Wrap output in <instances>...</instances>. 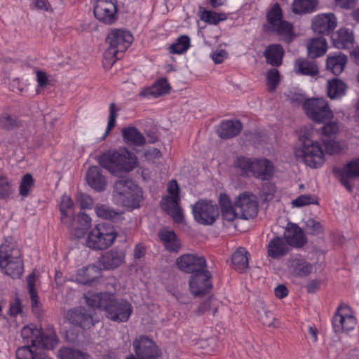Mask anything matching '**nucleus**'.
Masks as SVG:
<instances>
[{"mask_svg": "<svg viewBox=\"0 0 359 359\" xmlns=\"http://www.w3.org/2000/svg\"><path fill=\"white\" fill-rule=\"evenodd\" d=\"M85 299L90 307L104 311L106 317L114 322H126L133 313V306L129 302L116 299L111 292H88Z\"/></svg>", "mask_w": 359, "mask_h": 359, "instance_id": "f257e3e1", "label": "nucleus"}, {"mask_svg": "<svg viewBox=\"0 0 359 359\" xmlns=\"http://www.w3.org/2000/svg\"><path fill=\"white\" fill-rule=\"evenodd\" d=\"M315 131L312 128H305L300 131L299 145L295 148L294 154L312 169L319 168L325 161V153L320 144L314 140Z\"/></svg>", "mask_w": 359, "mask_h": 359, "instance_id": "f03ea898", "label": "nucleus"}, {"mask_svg": "<svg viewBox=\"0 0 359 359\" xmlns=\"http://www.w3.org/2000/svg\"><path fill=\"white\" fill-rule=\"evenodd\" d=\"M97 160L102 168L115 175L133 170L137 163V156L126 148L108 150L99 155Z\"/></svg>", "mask_w": 359, "mask_h": 359, "instance_id": "7ed1b4c3", "label": "nucleus"}, {"mask_svg": "<svg viewBox=\"0 0 359 359\" xmlns=\"http://www.w3.org/2000/svg\"><path fill=\"white\" fill-rule=\"evenodd\" d=\"M0 269L13 279L20 278L24 272L21 251L8 238L0 245Z\"/></svg>", "mask_w": 359, "mask_h": 359, "instance_id": "20e7f679", "label": "nucleus"}, {"mask_svg": "<svg viewBox=\"0 0 359 359\" xmlns=\"http://www.w3.org/2000/svg\"><path fill=\"white\" fill-rule=\"evenodd\" d=\"M133 36L130 32L123 29H112L106 39L109 47L103 55L104 66L111 67L116 60H119L130 46Z\"/></svg>", "mask_w": 359, "mask_h": 359, "instance_id": "39448f33", "label": "nucleus"}, {"mask_svg": "<svg viewBox=\"0 0 359 359\" xmlns=\"http://www.w3.org/2000/svg\"><path fill=\"white\" fill-rule=\"evenodd\" d=\"M118 233L115 227L109 223L103 222L92 228L86 240V245L93 250H105L115 242Z\"/></svg>", "mask_w": 359, "mask_h": 359, "instance_id": "423d86ee", "label": "nucleus"}, {"mask_svg": "<svg viewBox=\"0 0 359 359\" xmlns=\"http://www.w3.org/2000/svg\"><path fill=\"white\" fill-rule=\"evenodd\" d=\"M114 196L119 203L132 210L140 206L142 191L131 180H119L115 182Z\"/></svg>", "mask_w": 359, "mask_h": 359, "instance_id": "0eeeda50", "label": "nucleus"}, {"mask_svg": "<svg viewBox=\"0 0 359 359\" xmlns=\"http://www.w3.org/2000/svg\"><path fill=\"white\" fill-rule=\"evenodd\" d=\"M303 109L307 117L317 123L331 120L334 114L328 102L323 98H308L304 101Z\"/></svg>", "mask_w": 359, "mask_h": 359, "instance_id": "6e6552de", "label": "nucleus"}, {"mask_svg": "<svg viewBox=\"0 0 359 359\" xmlns=\"http://www.w3.org/2000/svg\"><path fill=\"white\" fill-rule=\"evenodd\" d=\"M192 213L194 219L202 225H212L219 215L217 204L207 200H199L193 205Z\"/></svg>", "mask_w": 359, "mask_h": 359, "instance_id": "1a4fd4ad", "label": "nucleus"}, {"mask_svg": "<svg viewBox=\"0 0 359 359\" xmlns=\"http://www.w3.org/2000/svg\"><path fill=\"white\" fill-rule=\"evenodd\" d=\"M135 353L140 359H158L162 352L156 342L147 335H140L133 341Z\"/></svg>", "mask_w": 359, "mask_h": 359, "instance_id": "9d476101", "label": "nucleus"}, {"mask_svg": "<svg viewBox=\"0 0 359 359\" xmlns=\"http://www.w3.org/2000/svg\"><path fill=\"white\" fill-rule=\"evenodd\" d=\"M212 273L207 269L200 273L191 275L189 286L194 297H203L208 294L212 288Z\"/></svg>", "mask_w": 359, "mask_h": 359, "instance_id": "9b49d317", "label": "nucleus"}, {"mask_svg": "<svg viewBox=\"0 0 359 359\" xmlns=\"http://www.w3.org/2000/svg\"><path fill=\"white\" fill-rule=\"evenodd\" d=\"M116 0H97L94 6V15L100 22L114 24L118 19Z\"/></svg>", "mask_w": 359, "mask_h": 359, "instance_id": "f8f14e48", "label": "nucleus"}, {"mask_svg": "<svg viewBox=\"0 0 359 359\" xmlns=\"http://www.w3.org/2000/svg\"><path fill=\"white\" fill-rule=\"evenodd\" d=\"M332 172L337 175L341 185L350 193L353 191V186L350 180L359 177V157L347 162L343 168L334 167Z\"/></svg>", "mask_w": 359, "mask_h": 359, "instance_id": "ddd939ff", "label": "nucleus"}, {"mask_svg": "<svg viewBox=\"0 0 359 359\" xmlns=\"http://www.w3.org/2000/svg\"><path fill=\"white\" fill-rule=\"evenodd\" d=\"M176 264L182 271L191 275L207 269L206 259L203 256L195 254H184L176 259Z\"/></svg>", "mask_w": 359, "mask_h": 359, "instance_id": "4468645a", "label": "nucleus"}, {"mask_svg": "<svg viewBox=\"0 0 359 359\" xmlns=\"http://www.w3.org/2000/svg\"><path fill=\"white\" fill-rule=\"evenodd\" d=\"M126 256L124 249L114 248L102 253L98 263L104 270H114L125 263Z\"/></svg>", "mask_w": 359, "mask_h": 359, "instance_id": "2eb2a0df", "label": "nucleus"}, {"mask_svg": "<svg viewBox=\"0 0 359 359\" xmlns=\"http://www.w3.org/2000/svg\"><path fill=\"white\" fill-rule=\"evenodd\" d=\"M67 318L70 323L83 330H88L97 322L94 320L91 310L80 306L70 309L67 313Z\"/></svg>", "mask_w": 359, "mask_h": 359, "instance_id": "dca6fc26", "label": "nucleus"}, {"mask_svg": "<svg viewBox=\"0 0 359 359\" xmlns=\"http://www.w3.org/2000/svg\"><path fill=\"white\" fill-rule=\"evenodd\" d=\"M235 207L239 209L241 217L249 219L255 217L258 213V203L253 195L245 193L241 194L234 203Z\"/></svg>", "mask_w": 359, "mask_h": 359, "instance_id": "f3484780", "label": "nucleus"}, {"mask_svg": "<svg viewBox=\"0 0 359 359\" xmlns=\"http://www.w3.org/2000/svg\"><path fill=\"white\" fill-rule=\"evenodd\" d=\"M283 238L291 249H300L308 242L304 230L298 224L292 222L287 224Z\"/></svg>", "mask_w": 359, "mask_h": 359, "instance_id": "a211bd4d", "label": "nucleus"}, {"mask_svg": "<svg viewBox=\"0 0 359 359\" xmlns=\"http://www.w3.org/2000/svg\"><path fill=\"white\" fill-rule=\"evenodd\" d=\"M40 334L36 340L32 341V347L36 349H53L58 344L59 339L53 325H48L39 328Z\"/></svg>", "mask_w": 359, "mask_h": 359, "instance_id": "6ab92c4d", "label": "nucleus"}, {"mask_svg": "<svg viewBox=\"0 0 359 359\" xmlns=\"http://www.w3.org/2000/svg\"><path fill=\"white\" fill-rule=\"evenodd\" d=\"M337 25V18L333 13H323L313 19L311 27L315 33L329 35L333 32Z\"/></svg>", "mask_w": 359, "mask_h": 359, "instance_id": "aec40b11", "label": "nucleus"}, {"mask_svg": "<svg viewBox=\"0 0 359 359\" xmlns=\"http://www.w3.org/2000/svg\"><path fill=\"white\" fill-rule=\"evenodd\" d=\"M291 248L283 236L275 235L269 241L266 245V253L269 257L273 259H280L285 257Z\"/></svg>", "mask_w": 359, "mask_h": 359, "instance_id": "412c9836", "label": "nucleus"}, {"mask_svg": "<svg viewBox=\"0 0 359 359\" xmlns=\"http://www.w3.org/2000/svg\"><path fill=\"white\" fill-rule=\"evenodd\" d=\"M343 309H349V306L343 304H340L332 318V327L336 333L350 331L354 328L355 325V319L352 315H344L339 313V311Z\"/></svg>", "mask_w": 359, "mask_h": 359, "instance_id": "4be33fe9", "label": "nucleus"}, {"mask_svg": "<svg viewBox=\"0 0 359 359\" xmlns=\"http://www.w3.org/2000/svg\"><path fill=\"white\" fill-rule=\"evenodd\" d=\"M243 128L238 119L223 120L220 122L217 133L221 139L229 140L238 136Z\"/></svg>", "mask_w": 359, "mask_h": 359, "instance_id": "5701e85b", "label": "nucleus"}, {"mask_svg": "<svg viewBox=\"0 0 359 359\" xmlns=\"http://www.w3.org/2000/svg\"><path fill=\"white\" fill-rule=\"evenodd\" d=\"M168 192L169 195L163 197L160 203L161 209L165 212L180 205V187L175 180L168 182Z\"/></svg>", "mask_w": 359, "mask_h": 359, "instance_id": "b1692460", "label": "nucleus"}, {"mask_svg": "<svg viewBox=\"0 0 359 359\" xmlns=\"http://www.w3.org/2000/svg\"><path fill=\"white\" fill-rule=\"evenodd\" d=\"M251 172L257 179L269 180L273 175L274 166L269 159H257L252 162Z\"/></svg>", "mask_w": 359, "mask_h": 359, "instance_id": "393cba45", "label": "nucleus"}, {"mask_svg": "<svg viewBox=\"0 0 359 359\" xmlns=\"http://www.w3.org/2000/svg\"><path fill=\"white\" fill-rule=\"evenodd\" d=\"M332 43L339 49H350L354 44L353 31L347 28H341L332 36Z\"/></svg>", "mask_w": 359, "mask_h": 359, "instance_id": "a878e982", "label": "nucleus"}, {"mask_svg": "<svg viewBox=\"0 0 359 359\" xmlns=\"http://www.w3.org/2000/svg\"><path fill=\"white\" fill-rule=\"evenodd\" d=\"M86 180L88 185L96 191H103L106 189L105 177L97 166L93 165L88 168L86 172Z\"/></svg>", "mask_w": 359, "mask_h": 359, "instance_id": "bb28decb", "label": "nucleus"}, {"mask_svg": "<svg viewBox=\"0 0 359 359\" xmlns=\"http://www.w3.org/2000/svg\"><path fill=\"white\" fill-rule=\"evenodd\" d=\"M74 202L67 196H62L60 203V220L61 222L68 228H72L74 216Z\"/></svg>", "mask_w": 359, "mask_h": 359, "instance_id": "cd10ccee", "label": "nucleus"}, {"mask_svg": "<svg viewBox=\"0 0 359 359\" xmlns=\"http://www.w3.org/2000/svg\"><path fill=\"white\" fill-rule=\"evenodd\" d=\"M306 48L309 57L315 59L321 57L327 52V41L321 36L312 38L307 41Z\"/></svg>", "mask_w": 359, "mask_h": 359, "instance_id": "c85d7f7f", "label": "nucleus"}, {"mask_svg": "<svg viewBox=\"0 0 359 359\" xmlns=\"http://www.w3.org/2000/svg\"><path fill=\"white\" fill-rule=\"evenodd\" d=\"M121 133L123 142L129 146L140 147L146 143L145 137L135 126L123 128Z\"/></svg>", "mask_w": 359, "mask_h": 359, "instance_id": "c756f323", "label": "nucleus"}, {"mask_svg": "<svg viewBox=\"0 0 359 359\" xmlns=\"http://www.w3.org/2000/svg\"><path fill=\"white\" fill-rule=\"evenodd\" d=\"M347 61V56L342 53L330 54L327 57V69L334 75H339L344 70Z\"/></svg>", "mask_w": 359, "mask_h": 359, "instance_id": "7c9ffc66", "label": "nucleus"}, {"mask_svg": "<svg viewBox=\"0 0 359 359\" xmlns=\"http://www.w3.org/2000/svg\"><path fill=\"white\" fill-rule=\"evenodd\" d=\"M284 53L285 51L281 45L271 44L266 48L264 56L268 64L273 67H279L282 64Z\"/></svg>", "mask_w": 359, "mask_h": 359, "instance_id": "2f4dec72", "label": "nucleus"}, {"mask_svg": "<svg viewBox=\"0 0 359 359\" xmlns=\"http://www.w3.org/2000/svg\"><path fill=\"white\" fill-rule=\"evenodd\" d=\"M102 276L101 269L90 264L79 270L77 273L78 280L83 285H91Z\"/></svg>", "mask_w": 359, "mask_h": 359, "instance_id": "473e14b6", "label": "nucleus"}, {"mask_svg": "<svg viewBox=\"0 0 359 359\" xmlns=\"http://www.w3.org/2000/svg\"><path fill=\"white\" fill-rule=\"evenodd\" d=\"M158 236L163 243L165 248L170 252H177L181 248L180 240L172 230H162Z\"/></svg>", "mask_w": 359, "mask_h": 359, "instance_id": "72a5a7b5", "label": "nucleus"}, {"mask_svg": "<svg viewBox=\"0 0 359 359\" xmlns=\"http://www.w3.org/2000/svg\"><path fill=\"white\" fill-rule=\"evenodd\" d=\"M249 252L244 248H238L231 255L233 269L239 273H243L249 266Z\"/></svg>", "mask_w": 359, "mask_h": 359, "instance_id": "f704fd0d", "label": "nucleus"}, {"mask_svg": "<svg viewBox=\"0 0 359 359\" xmlns=\"http://www.w3.org/2000/svg\"><path fill=\"white\" fill-rule=\"evenodd\" d=\"M297 72L302 75L314 76L318 74V67L314 61L298 58L294 62Z\"/></svg>", "mask_w": 359, "mask_h": 359, "instance_id": "c9c22d12", "label": "nucleus"}, {"mask_svg": "<svg viewBox=\"0 0 359 359\" xmlns=\"http://www.w3.org/2000/svg\"><path fill=\"white\" fill-rule=\"evenodd\" d=\"M293 273L298 277H307L313 270V265L305 259L295 258L291 262Z\"/></svg>", "mask_w": 359, "mask_h": 359, "instance_id": "e433bc0d", "label": "nucleus"}, {"mask_svg": "<svg viewBox=\"0 0 359 359\" xmlns=\"http://www.w3.org/2000/svg\"><path fill=\"white\" fill-rule=\"evenodd\" d=\"M95 212L99 217L110 220L113 222H116L123 219L122 212L115 211L114 209L103 204L97 205Z\"/></svg>", "mask_w": 359, "mask_h": 359, "instance_id": "4c0bfd02", "label": "nucleus"}, {"mask_svg": "<svg viewBox=\"0 0 359 359\" xmlns=\"http://www.w3.org/2000/svg\"><path fill=\"white\" fill-rule=\"evenodd\" d=\"M317 4V0H293L292 10L296 14L309 13L315 10Z\"/></svg>", "mask_w": 359, "mask_h": 359, "instance_id": "58836bf2", "label": "nucleus"}, {"mask_svg": "<svg viewBox=\"0 0 359 359\" xmlns=\"http://www.w3.org/2000/svg\"><path fill=\"white\" fill-rule=\"evenodd\" d=\"M292 25L287 21L281 20L279 23L273 27L271 30L276 32V33L282 36L287 42H290L293 38Z\"/></svg>", "mask_w": 359, "mask_h": 359, "instance_id": "ea45409f", "label": "nucleus"}, {"mask_svg": "<svg viewBox=\"0 0 359 359\" xmlns=\"http://www.w3.org/2000/svg\"><path fill=\"white\" fill-rule=\"evenodd\" d=\"M32 348L31 345L19 347L15 352L16 359H43L42 355Z\"/></svg>", "mask_w": 359, "mask_h": 359, "instance_id": "a19ab883", "label": "nucleus"}, {"mask_svg": "<svg viewBox=\"0 0 359 359\" xmlns=\"http://www.w3.org/2000/svg\"><path fill=\"white\" fill-rule=\"evenodd\" d=\"M22 126L21 121L13 117L8 113H3L0 116V128L6 130H12Z\"/></svg>", "mask_w": 359, "mask_h": 359, "instance_id": "79ce46f5", "label": "nucleus"}, {"mask_svg": "<svg viewBox=\"0 0 359 359\" xmlns=\"http://www.w3.org/2000/svg\"><path fill=\"white\" fill-rule=\"evenodd\" d=\"M200 19L208 24L217 25L221 21L225 20L226 16L224 13H217L216 12L204 10L200 14Z\"/></svg>", "mask_w": 359, "mask_h": 359, "instance_id": "37998d69", "label": "nucleus"}, {"mask_svg": "<svg viewBox=\"0 0 359 359\" xmlns=\"http://www.w3.org/2000/svg\"><path fill=\"white\" fill-rule=\"evenodd\" d=\"M190 46V39L188 36L182 35L170 46V52L175 54H180L187 51Z\"/></svg>", "mask_w": 359, "mask_h": 359, "instance_id": "c03bdc74", "label": "nucleus"}, {"mask_svg": "<svg viewBox=\"0 0 359 359\" xmlns=\"http://www.w3.org/2000/svg\"><path fill=\"white\" fill-rule=\"evenodd\" d=\"M282 11L278 3L275 4L266 13L267 22L271 29L282 20Z\"/></svg>", "mask_w": 359, "mask_h": 359, "instance_id": "a18cd8bd", "label": "nucleus"}, {"mask_svg": "<svg viewBox=\"0 0 359 359\" xmlns=\"http://www.w3.org/2000/svg\"><path fill=\"white\" fill-rule=\"evenodd\" d=\"M28 292L30 295L31 304L32 308L38 306L39 304V297L35 287L36 278L35 274L32 273L27 278Z\"/></svg>", "mask_w": 359, "mask_h": 359, "instance_id": "49530a36", "label": "nucleus"}, {"mask_svg": "<svg viewBox=\"0 0 359 359\" xmlns=\"http://www.w3.org/2000/svg\"><path fill=\"white\" fill-rule=\"evenodd\" d=\"M327 123L322 126L320 131L323 139L336 138L339 133V126L335 121H327Z\"/></svg>", "mask_w": 359, "mask_h": 359, "instance_id": "de8ad7c7", "label": "nucleus"}, {"mask_svg": "<svg viewBox=\"0 0 359 359\" xmlns=\"http://www.w3.org/2000/svg\"><path fill=\"white\" fill-rule=\"evenodd\" d=\"M18 69L19 65L13 62H6L2 65V73L4 79L8 80H17L18 79Z\"/></svg>", "mask_w": 359, "mask_h": 359, "instance_id": "09e8293b", "label": "nucleus"}, {"mask_svg": "<svg viewBox=\"0 0 359 359\" xmlns=\"http://www.w3.org/2000/svg\"><path fill=\"white\" fill-rule=\"evenodd\" d=\"M60 359H87L89 355L71 348H62L60 349Z\"/></svg>", "mask_w": 359, "mask_h": 359, "instance_id": "8fccbe9b", "label": "nucleus"}, {"mask_svg": "<svg viewBox=\"0 0 359 359\" xmlns=\"http://www.w3.org/2000/svg\"><path fill=\"white\" fill-rule=\"evenodd\" d=\"M34 186V180L32 175L30 173L24 175L20 184L19 194L23 197H27Z\"/></svg>", "mask_w": 359, "mask_h": 359, "instance_id": "3c124183", "label": "nucleus"}, {"mask_svg": "<svg viewBox=\"0 0 359 359\" xmlns=\"http://www.w3.org/2000/svg\"><path fill=\"white\" fill-rule=\"evenodd\" d=\"M276 192V187L274 183L267 182L262 184L259 191V196L265 202L271 201Z\"/></svg>", "mask_w": 359, "mask_h": 359, "instance_id": "603ef678", "label": "nucleus"}, {"mask_svg": "<svg viewBox=\"0 0 359 359\" xmlns=\"http://www.w3.org/2000/svg\"><path fill=\"white\" fill-rule=\"evenodd\" d=\"M40 334L39 329L35 327H31L29 325L24 326L21 330V336L25 343H30L32 347V341H36L38 335Z\"/></svg>", "mask_w": 359, "mask_h": 359, "instance_id": "864d4df0", "label": "nucleus"}, {"mask_svg": "<svg viewBox=\"0 0 359 359\" xmlns=\"http://www.w3.org/2000/svg\"><path fill=\"white\" fill-rule=\"evenodd\" d=\"M304 223V229L307 233L313 236H318L323 233V226L320 222L315 219L309 218Z\"/></svg>", "mask_w": 359, "mask_h": 359, "instance_id": "5fc2aeb1", "label": "nucleus"}, {"mask_svg": "<svg viewBox=\"0 0 359 359\" xmlns=\"http://www.w3.org/2000/svg\"><path fill=\"white\" fill-rule=\"evenodd\" d=\"M13 193V186L11 180L4 175H0V199H6Z\"/></svg>", "mask_w": 359, "mask_h": 359, "instance_id": "6e6d98bb", "label": "nucleus"}, {"mask_svg": "<svg viewBox=\"0 0 359 359\" xmlns=\"http://www.w3.org/2000/svg\"><path fill=\"white\" fill-rule=\"evenodd\" d=\"M36 81L39 86L41 88H50L54 86L55 80L53 77L47 74L42 70H37L36 72Z\"/></svg>", "mask_w": 359, "mask_h": 359, "instance_id": "4d7b16f0", "label": "nucleus"}, {"mask_svg": "<svg viewBox=\"0 0 359 359\" xmlns=\"http://www.w3.org/2000/svg\"><path fill=\"white\" fill-rule=\"evenodd\" d=\"M252 161L244 156L238 157L235 162V167L241 170V175L245 176L251 172Z\"/></svg>", "mask_w": 359, "mask_h": 359, "instance_id": "13d9d810", "label": "nucleus"}, {"mask_svg": "<svg viewBox=\"0 0 359 359\" xmlns=\"http://www.w3.org/2000/svg\"><path fill=\"white\" fill-rule=\"evenodd\" d=\"M295 207H303L311 204H318V198L313 195H301L292 202Z\"/></svg>", "mask_w": 359, "mask_h": 359, "instance_id": "bf43d9fd", "label": "nucleus"}, {"mask_svg": "<svg viewBox=\"0 0 359 359\" xmlns=\"http://www.w3.org/2000/svg\"><path fill=\"white\" fill-rule=\"evenodd\" d=\"M336 138L323 139V144L327 154L332 155L341 151L339 143L335 140Z\"/></svg>", "mask_w": 359, "mask_h": 359, "instance_id": "052dcab7", "label": "nucleus"}, {"mask_svg": "<svg viewBox=\"0 0 359 359\" xmlns=\"http://www.w3.org/2000/svg\"><path fill=\"white\" fill-rule=\"evenodd\" d=\"M116 111L117 109H116L115 104L111 103L109 106V115L108 118L107 127L104 134L101 138L102 140H104L107 136L109 132L116 126V118L117 117Z\"/></svg>", "mask_w": 359, "mask_h": 359, "instance_id": "680f3d73", "label": "nucleus"}, {"mask_svg": "<svg viewBox=\"0 0 359 359\" xmlns=\"http://www.w3.org/2000/svg\"><path fill=\"white\" fill-rule=\"evenodd\" d=\"M243 135L246 140L253 146L258 147L262 144L263 140L259 132L246 130L244 131Z\"/></svg>", "mask_w": 359, "mask_h": 359, "instance_id": "e2e57ef3", "label": "nucleus"}, {"mask_svg": "<svg viewBox=\"0 0 359 359\" xmlns=\"http://www.w3.org/2000/svg\"><path fill=\"white\" fill-rule=\"evenodd\" d=\"M280 79V75L276 69H271L268 71L267 75H266V81L267 85L271 90H274Z\"/></svg>", "mask_w": 359, "mask_h": 359, "instance_id": "0e129e2a", "label": "nucleus"}, {"mask_svg": "<svg viewBox=\"0 0 359 359\" xmlns=\"http://www.w3.org/2000/svg\"><path fill=\"white\" fill-rule=\"evenodd\" d=\"M211 309L212 311V314L214 316L217 311V308L213 307L212 309V299L208 298L200 304V305L198 306L195 312L196 315L201 316L204 314L207 311H210Z\"/></svg>", "mask_w": 359, "mask_h": 359, "instance_id": "69168bd1", "label": "nucleus"}, {"mask_svg": "<svg viewBox=\"0 0 359 359\" xmlns=\"http://www.w3.org/2000/svg\"><path fill=\"white\" fill-rule=\"evenodd\" d=\"M287 98L290 103L294 106H302L303 107L305 99L304 96L299 93L290 91V93L287 95Z\"/></svg>", "mask_w": 359, "mask_h": 359, "instance_id": "338daca9", "label": "nucleus"}, {"mask_svg": "<svg viewBox=\"0 0 359 359\" xmlns=\"http://www.w3.org/2000/svg\"><path fill=\"white\" fill-rule=\"evenodd\" d=\"M22 313V306L21 300L18 297H16L13 302L10 304L8 309V315L11 317H16L18 315Z\"/></svg>", "mask_w": 359, "mask_h": 359, "instance_id": "774afa93", "label": "nucleus"}]
</instances>
